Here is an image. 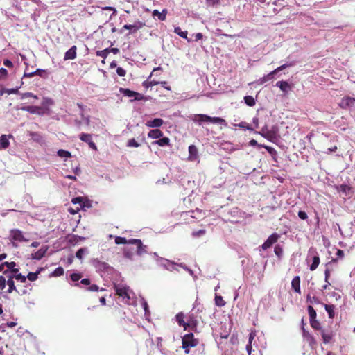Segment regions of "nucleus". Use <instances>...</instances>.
Returning <instances> with one entry per match:
<instances>
[{
  "instance_id": "nucleus-1",
  "label": "nucleus",
  "mask_w": 355,
  "mask_h": 355,
  "mask_svg": "<svg viewBox=\"0 0 355 355\" xmlns=\"http://www.w3.org/2000/svg\"><path fill=\"white\" fill-rule=\"evenodd\" d=\"M192 121L197 123L199 125H202L203 123H211L215 124L227 125L225 119L220 117H211L206 114H195L191 118Z\"/></svg>"
},
{
  "instance_id": "nucleus-2",
  "label": "nucleus",
  "mask_w": 355,
  "mask_h": 355,
  "mask_svg": "<svg viewBox=\"0 0 355 355\" xmlns=\"http://www.w3.org/2000/svg\"><path fill=\"white\" fill-rule=\"evenodd\" d=\"M310 324L311 327L315 330H320L321 331V336L323 340V342L325 344L329 343L334 335L335 334L334 331L331 329H322V326L318 320H313L310 321Z\"/></svg>"
},
{
  "instance_id": "nucleus-3",
  "label": "nucleus",
  "mask_w": 355,
  "mask_h": 355,
  "mask_svg": "<svg viewBox=\"0 0 355 355\" xmlns=\"http://www.w3.org/2000/svg\"><path fill=\"white\" fill-rule=\"evenodd\" d=\"M182 343L184 352L188 354L189 352V348L196 346L198 340L194 338L193 333H188L182 337Z\"/></svg>"
},
{
  "instance_id": "nucleus-4",
  "label": "nucleus",
  "mask_w": 355,
  "mask_h": 355,
  "mask_svg": "<svg viewBox=\"0 0 355 355\" xmlns=\"http://www.w3.org/2000/svg\"><path fill=\"white\" fill-rule=\"evenodd\" d=\"M114 288L116 293L123 298V302L126 304H131L130 297L128 293L129 288L119 284H114Z\"/></svg>"
},
{
  "instance_id": "nucleus-5",
  "label": "nucleus",
  "mask_w": 355,
  "mask_h": 355,
  "mask_svg": "<svg viewBox=\"0 0 355 355\" xmlns=\"http://www.w3.org/2000/svg\"><path fill=\"white\" fill-rule=\"evenodd\" d=\"M10 239L15 242H28L30 240L28 234L22 232L19 230H12L10 234Z\"/></svg>"
},
{
  "instance_id": "nucleus-6",
  "label": "nucleus",
  "mask_w": 355,
  "mask_h": 355,
  "mask_svg": "<svg viewBox=\"0 0 355 355\" xmlns=\"http://www.w3.org/2000/svg\"><path fill=\"white\" fill-rule=\"evenodd\" d=\"M306 260L309 261H312V263L310 265V270L311 271L315 270L318 268V266L320 263V257H319L318 252H316L315 248L311 247L309 250Z\"/></svg>"
},
{
  "instance_id": "nucleus-7",
  "label": "nucleus",
  "mask_w": 355,
  "mask_h": 355,
  "mask_svg": "<svg viewBox=\"0 0 355 355\" xmlns=\"http://www.w3.org/2000/svg\"><path fill=\"white\" fill-rule=\"evenodd\" d=\"M91 263L96 268L98 272L102 271L111 272L114 270L113 268L111 267L108 263L100 261L98 259H92L91 260Z\"/></svg>"
},
{
  "instance_id": "nucleus-8",
  "label": "nucleus",
  "mask_w": 355,
  "mask_h": 355,
  "mask_svg": "<svg viewBox=\"0 0 355 355\" xmlns=\"http://www.w3.org/2000/svg\"><path fill=\"white\" fill-rule=\"evenodd\" d=\"M334 188L340 193L341 196H351L354 192L353 188L350 185L346 184L335 185Z\"/></svg>"
},
{
  "instance_id": "nucleus-9",
  "label": "nucleus",
  "mask_w": 355,
  "mask_h": 355,
  "mask_svg": "<svg viewBox=\"0 0 355 355\" xmlns=\"http://www.w3.org/2000/svg\"><path fill=\"white\" fill-rule=\"evenodd\" d=\"M20 110L23 111H26L31 114H35L38 115H43L44 114V110L42 107L39 106H23L19 108Z\"/></svg>"
},
{
  "instance_id": "nucleus-10",
  "label": "nucleus",
  "mask_w": 355,
  "mask_h": 355,
  "mask_svg": "<svg viewBox=\"0 0 355 355\" xmlns=\"http://www.w3.org/2000/svg\"><path fill=\"white\" fill-rule=\"evenodd\" d=\"M196 306H194L191 310V313L188 315L187 324H189V328L191 327L192 329L196 328L198 324L197 316L195 315Z\"/></svg>"
},
{
  "instance_id": "nucleus-11",
  "label": "nucleus",
  "mask_w": 355,
  "mask_h": 355,
  "mask_svg": "<svg viewBox=\"0 0 355 355\" xmlns=\"http://www.w3.org/2000/svg\"><path fill=\"white\" fill-rule=\"evenodd\" d=\"M48 250V245H44L39 250L35 252L31 253V257L33 259L40 260L46 253Z\"/></svg>"
},
{
  "instance_id": "nucleus-12",
  "label": "nucleus",
  "mask_w": 355,
  "mask_h": 355,
  "mask_svg": "<svg viewBox=\"0 0 355 355\" xmlns=\"http://www.w3.org/2000/svg\"><path fill=\"white\" fill-rule=\"evenodd\" d=\"M116 244H142L140 239H131L128 242L123 237L116 236L115 238Z\"/></svg>"
},
{
  "instance_id": "nucleus-13",
  "label": "nucleus",
  "mask_w": 355,
  "mask_h": 355,
  "mask_svg": "<svg viewBox=\"0 0 355 355\" xmlns=\"http://www.w3.org/2000/svg\"><path fill=\"white\" fill-rule=\"evenodd\" d=\"M144 26V24L139 21H136L133 24H125L123 26V29L130 30L131 33H135L137 31L141 28Z\"/></svg>"
},
{
  "instance_id": "nucleus-14",
  "label": "nucleus",
  "mask_w": 355,
  "mask_h": 355,
  "mask_svg": "<svg viewBox=\"0 0 355 355\" xmlns=\"http://www.w3.org/2000/svg\"><path fill=\"white\" fill-rule=\"evenodd\" d=\"M154 255L157 257V261L160 266L164 268L166 270L171 269L170 266L173 265L171 264V261L170 260L159 257L156 252L154 253Z\"/></svg>"
},
{
  "instance_id": "nucleus-15",
  "label": "nucleus",
  "mask_w": 355,
  "mask_h": 355,
  "mask_svg": "<svg viewBox=\"0 0 355 355\" xmlns=\"http://www.w3.org/2000/svg\"><path fill=\"white\" fill-rule=\"evenodd\" d=\"M76 46H71L64 54V60H73L76 58Z\"/></svg>"
},
{
  "instance_id": "nucleus-16",
  "label": "nucleus",
  "mask_w": 355,
  "mask_h": 355,
  "mask_svg": "<svg viewBox=\"0 0 355 355\" xmlns=\"http://www.w3.org/2000/svg\"><path fill=\"white\" fill-rule=\"evenodd\" d=\"M184 314L182 312H180L176 314L175 319L180 327H183L184 330L189 328V324L184 320Z\"/></svg>"
},
{
  "instance_id": "nucleus-17",
  "label": "nucleus",
  "mask_w": 355,
  "mask_h": 355,
  "mask_svg": "<svg viewBox=\"0 0 355 355\" xmlns=\"http://www.w3.org/2000/svg\"><path fill=\"white\" fill-rule=\"evenodd\" d=\"M291 287L295 292L300 293V277L299 276L294 277L291 282Z\"/></svg>"
},
{
  "instance_id": "nucleus-18",
  "label": "nucleus",
  "mask_w": 355,
  "mask_h": 355,
  "mask_svg": "<svg viewBox=\"0 0 355 355\" xmlns=\"http://www.w3.org/2000/svg\"><path fill=\"white\" fill-rule=\"evenodd\" d=\"M164 121L162 119L157 118L153 120L147 121L146 125L150 128H159L162 125Z\"/></svg>"
},
{
  "instance_id": "nucleus-19",
  "label": "nucleus",
  "mask_w": 355,
  "mask_h": 355,
  "mask_svg": "<svg viewBox=\"0 0 355 355\" xmlns=\"http://www.w3.org/2000/svg\"><path fill=\"white\" fill-rule=\"evenodd\" d=\"M6 277L8 278L7 284L8 285V289L7 292L8 293H11L12 292H13L15 291L19 293V291L17 290V288L15 287V282L13 280V276L7 275Z\"/></svg>"
},
{
  "instance_id": "nucleus-20",
  "label": "nucleus",
  "mask_w": 355,
  "mask_h": 355,
  "mask_svg": "<svg viewBox=\"0 0 355 355\" xmlns=\"http://www.w3.org/2000/svg\"><path fill=\"white\" fill-rule=\"evenodd\" d=\"M322 304L324 306L326 311L328 313V316L330 319H333L335 316V306L333 304H326L324 303H322Z\"/></svg>"
},
{
  "instance_id": "nucleus-21",
  "label": "nucleus",
  "mask_w": 355,
  "mask_h": 355,
  "mask_svg": "<svg viewBox=\"0 0 355 355\" xmlns=\"http://www.w3.org/2000/svg\"><path fill=\"white\" fill-rule=\"evenodd\" d=\"M10 145V142L6 135H2L0 137V150L7 148Z\"/></svg>"
},
{
  "instance_id": "nucleus-22",
  "label": "nucleus",
  "mask_w": 355,
  "mask_h": 355,
  "mask_svg": "<svg viewBox=\"0 0 355 355\" xmlns=\"http://www.w3.org/2000/svg\"><path fill=\"white\" fill-rule=\"evenodd\" d=\"M163 135L162 132L159 129H154L149 131L148 136L152 139H159Z\"/></svg>"
},
{
  "instance_id": "nucleus-23",
  "label": "nucleus",
  "mask_w": 355,
  "mask_h": 355,
  "mask_svg": "<svg viewBox=\"0 0 355 355\" xmlns=\"http://www.w3.org/2000/svg\"><path fill=\"white\" fill-rule=\"evenodd\" d=\"M276 86L279 87L284 92H287L288 89L291 88L290 85L286 81H278L276 83Z\"/></svg>"
},
{
  "instance_id": "nucleus-24",
  "label": "nucleus",
  "mask_w": 355,
  "mask_h": 355,
  "mask_svg": "<svg viewBox=\"0 0 355 355\" xmlns=\"http://www.w3.org/2000/svg\"><path fill=\"white\" fill-rule=\"evenodd\" d=\"M275 74H276L275 71H272L270 72L268 74H267V75L264 76L263 77L261 78L260 79H259L258 83L259 84H263L264 83L273 79Z\"/></svg>"
},
{
  "instance_id": "nucleus-25",
  "label": "nucleus",
  "mask_w": 355,
  "mask_h": 355,
  "mask_svg": "<svg viewBox=\"0 0 355 355\" xmlns=\"http://www.w3.org/2000/svg\"><path fill=\"white\" fill-rule=\"evenodd\" d=\"M43 270L42 268H38V270L35 272H29L28 275L26 276V279H28V280L33 282L35 281L38 275L40 273L41 271Z\"/></svg>"
},
{
  "instance_id": "nucleus-26",
  "label": "nucleus",
  "mask_w": 355,
  "mask_h": 355,
  "mask_svg": "<svg viewBox=\"0 0 355 355\" xmlns=\"http://www.w3.org/2000/svg\"><path fill=\"white\" fill-rule=\"evenodd\" d=\"M89 253V250L87 248H80L76 253V257L82 260L83 257Z\"/></svg>"
},
{
  "instance_id": "nucleus-27",
  "label": "nucleus",
  "mask_w": 355,
  "mask_h": 355,
  "mask_svg": "<svg viewBox=\"0 0 355 355\" xmlns=\"http://www.w3.org/2000/svg\"><path fill=\"white\" fill-rule=\"evenodd\" d=\"M166 11L163 10L162 12H159L157 10H154L153 12V16L157 17L159 20L164 21L166 19Z\"/></svg>"
},
{
  "instance_id": "nucleus-28",
  "label": "nucleus",
  "mask_w": 355,
  "mask_h": 355,
  "mask_svg": "<svg viewBox=\"0 0 355 355\" xmlns=\"http://www.w3.org/2000/svg\"><path fill=\"white\" fill-rule=\"evenodd\" d=\"M3 265L6 266L7 268H8L6 270L3 271V275L7 276V275H10V271L11 270V269L13 267H15L16 263L14 262V261H12V262H7L6 261V262H3Z\"/></svg>"
},
{
  "instance_id": "nucleus-29",
  "label": "nucleus",
  "mask_w": 355,
  "mask_h": 355,
  "mask_svg": "<svg viewBox=\"0 0 355 355\" xmlns=\"http://www.w3.org/2000/svg\"><path fill=\"white\" fill-rule=\"evenodd\" d=\"M174 33L178 35L180 37L186 39L188 42L191 41V40L187 37V31H182L180 27H175L174 29Z\"/></svg>"
},
{
  "instance_id": "nucleus-30",
  "label": "nucleus",
  "mask_w": 355,
  "mask_h": 355,
  "mask_svg": "<svg viewBox=\"0 0 355 355\" xmlns=\"http://www.w3.org/2000/svg\"><path fill=\"white\" fill-rule=\"evenodd\" d=\"M123 94L128 97H134L135 99L139 100V96L140 94L139 93H137L135 92L131 91L128 89H123Z\"/></svg>"
},
{
  "instance_id": "nucleus-31",
  "label": "nucleus",
  "mask_w": 355,
  "mask_h": 355,
  "mask_svg": "<svg viewBox=\"0 0 355 355\" xmlns=\"http://www.w3.org/2000/svg\"><path fill=\"white\" fill-rule=\"evenodd\" d=\"M279 236L277 234H272L270 235L263 244H274L277 242Z\"/></svg>"
},
{
  "instance_id": "nucleus-32",
  "label": "nucleus",
  "mask_w": 355,
  "mask_h": 355,
  "mask_svg": "<svg viewBox=\"0 0 355 355\" xmlns=\"http://www.w3.org/2000/svg\"><path fill=\"white\" fill-rule=\"evenodd\" d=\"M307 309L309 315V322L315 320L317 317V313L313 307L311 305H309Z\"/></svg>"
},
{
  "instance_id": "nucleus-33",
  "label": "nucleus",
  "mask_w": 355,
  "mask_h": 355,
  "mask_svg": "<svg viewBox=\"0 0 355 355\" xmlns=\"http://www.w3.org/2000/svg\"><path fill=\"white\" fill-rule=\"evenodd\" d=\"M170 140L168 137H163L159 140L155 141L153 144H157L160 146H165L169 145Z\"/></svg>"
},
{
  "instance_id": "nucleus-34",
  "label": "nucleus",
  "mask_w": 355,
  "mask_h": 355,
  "mask_svg": "<svg viewBox=\"0 0 355 355\" xmlns=\"http://www.w3.org/2000/svg\"><path fill=\"white\" fill-rule=\"evenodd\" d=\"M57 155L60 157H63V158H69L71 157V154L70 152L67 151V150H63V149H60L59 150L58 152H57Z\"/></svg>"
},
{
  "instance_id": "nucleus-35",
  "label": "nucleus",
  "mask_w": 355,
  "mask_h": 355,
  "mask_svg": "<svg viewBox=\"0 0 355 355\" xmlns=\"http://www.w3.org/2000/svg\"><path fill=\"white\" fill-rule=\"evenodd\" d=\"M80 139L88 144L92 141V135L87 133H82L80 135Z\"/></svg>"
},
{
  "instance_id": "nucleus-36",
  "label": "nucleus",
  "mask_w": 355,
  "mask_h": 355,
  "mask_svg": "<svg viewBox=\"0 0 355 355\" xmlns=\"http://www.w3.org/2000/svg\"><path fill=\"white\" fill-rule=\"evenodd\" d=\"M324 275H325L324 280L327 283V284L324 285L322 286V289L327 290L328 288L329 285L330 284V283L329 282V278L330 277V270L329 268H326V270L324 271Z\"/></svg>"
},
{
  "instance_id": "nucleus-37",
  "label": "nucleus",
  "mask_w": 355,
  "mask_h": 355,
  "mask_svg": "<svg viewBox=\"0 0 355 355\" xmlns=\"http://www.w3.org/2000/svg\"><path fill=\"white\" fill-rule=\"evenodd\" d=\"M245 103L250 107H252L255 105V100L254 98L251 96H246L244 97Z\"/></svg>"
},
{
  "instance_id": "nucleus-38",
  "label": "nucleus",
  "mask_w": 355,
  "mask_h": 355,
  "mask_svg": "<svg viewBox=\"0 0 355 355\" xmlns=\"http://www.w3.org/2000/svg\"><path fill=\"white\" fill-rule=\"evenodd\" d=\"M64 274V269L62 267L56 268L54 271L51 273V276L60 277Z\"/></svg>"
},
{
  "instance_id": "nucleus-39",
  "label": "nucleus",
  "mask_w": 355,
  "mask_h": 355,
  "mask_svg": "<svg viewBox=\"0 0 355 355\" xmlns=\"http://www.w3.org/2000/svg\"><path fill=\"white\" fill-rule=\"evenodd\" d=\"M189 152L190 154V157L191 159H194L197 155V148L195 146L192 145L189 147Z\"/></svg>"
},
{
  "instance_id": "nucleus-40",
  "label": "nucleus",
  "mask_w": 355,
  "mask_h": 355,
  "mask_svg": "<svg viewBox=\"0 0 355 355\" xmlns=\"http://www.w3.org/2000/svg\"><path fill=\"white\" fill-rule=\"evenodd\" d=\"M306 300L308 302H309L310 304H313V303H315V304H321L322 302H321L320 301V300L318 299V297H315V296H313V297H311V295L309 294L306 297Z\"/></svg>"
},
{
  "instance_id": "nucleus-41",
  "label": "nucleus",
  "mask_w": 355,
  "mask_h": 355,
  "mask_svg": "<svg viewBox=\"0 0 355 355\" xmlns=\"http://www.w3.org/2000/svg\"><path fill=\"white\" fill-rule=\"evenodd\" d=\"M141 305H142V306L144 308V310L145 311V315L146 316L150 315L149 307H148L147 302L145 300L144 298H141Z\"/></svg>"
},
{
  "instance_id": "nucleus-42",
  "label": "nucleus",
  "mask_w": 355,
  "mask_h": 355,
  "mask_svg": "<svg viewBox=\"0 0 355 355\" xmlns=\"http://www.w3.org/2000/svg\"><path fill=\"white\" fill-rule=\"evenodd\" d=\"M11 276H13V279L15 278L17 281H19L21 283H25L26 281V277L21 273L11 275Z\"/></svg>"
},
{
  "instance_id": "nucleus-43",
  "label": "nucleus",
  "mask_w": 355,
  "mask_h": 355,
  "mask_svg": "<svg viewBox=\"0 0 355 355\" xmlns=\"http://www.w3.org/2000/svg\"><path fill=\"white\" fill-rule=\"evenodd\" d=\"M220 0H205L206 6L208 7H214L220 4Z\"/></svg>"
},
{
  "instance_id": "nucleus-44",
  "label": "nucleus",
  "mask_w": 355,
  "mask_h": 355,
  "mask_svg": "<svg viewBox=\"0 0 355 355\" xmlns=\"http://www.w3.org/2000/svg\"><path fill=\"white\" fill-rule=\"evenodd\" d=\"M293 65V62L286 63V64H284L281 65L280 67H277V69H275L273 71H275V73H277L285 69L286 68L291 67Z\"/></svg>"
},
{
  "instance_id": "nucleus-45",
  "label": "nucleus",
  "mask_w": 355,
  "mask_h": 355,
  "mask_svg": "<svg viewBox=\"0 0 355 355\" xmlns=\"http://www.w3.org/2000/svg\"><path fill=\"white\" fill-rule=\"evenodd\" d=\"M110 52V49H105L104 50H102V51H98L96 52V55L99 57H101V58H106L108 53Z\"/></svg>"
},
{
  "instance_id": "nucleus-46",
  "label": "nucleus",
  "mask_w": 355,
  "mask_h": 355,
  "mask_svg": "<svg viewBox=\"0 0 355 355\" xmlns=\"http://www.w3.org/2000/svg\"><path fill=\"white\" fill-rule=\"evenodd\" d=\"M147 245H137V254L139 256H142L144 253H146Z\"/></svg>"
},
{
  "instance_id": "nucleus-47",
  "label": "nucleus",
  "mask_w": 355,
  "mask_h": 355,
  "mask_svg": "<svg viewBox=\"0 0 355 355\" xmlns=\"http://www.w3.org/2000/svg\"><path fill=\"white\" fill-rule=\"evenodd\" d=\"M72 202L73 204H80V205L83 207H85V200L81 197H77L72 199Z\"/></svg>"
},
{
  "instance_id": "nucleus-48",
  "label": "nucleus",
  "mask_w": 355,
  "mask_h": 355,
  "mask_svg": "<svg viewBox=\"0 0 355 355\" xmlns=\"http://www.w3.org/2000/svg\"><path fill=\"white\" fill-rule=\"evenodd\" d=\"M216 304L218 306H223L225 304V302L223 300L221 296L216 295L215 297Z\"/></svg>"
},
{
  "instance_id": "nucleus-49",
  "label": "nucleus",
  "mask_w": 355,
  "mask_h": 355,
  "mask_svg": "<svg viewBox=\"0 0 355 355\" xmlns=\"http://www.w3.org/2000/svg\"><path fill=\"white\" fill-rule=\"evenodd\" d=\"M274 252H275V254L278 257L279 259H280L282 257V256L283 254V250L280 245H275Z\"/></svg>"
},
{
  "instance_id": "nucleus-50",
  "label": "nucleus",
  "mask_w": 355,
  "mask_h": 355,
  "mask_svg": "<svg viewBox=\"0 0 355 355\" xmlns=\"http://www.w3.org/2000/svg\"><path fill=\"white\" fill-rule=\"evenodd\" d=\"M81 277L82 275L80 273L73 272L70 275V278L73 282H78Z\"/></svg>"
},
{
  "instance_id": "nucleus-51",
  "label": "nucleus",
  "mask_w": 355,
  "mask_h": 355,
  "mask_svg": "<svg viewBox=\"0 0 355 355\" xmlns=\"http://www.w3.org/2000/svg\"><path fill=\"white\" fill-rule=\"evenodd\" d=\"M123 254H124L125 257L131 259L132 256H133V254H134V252L132 250H129V249L124 248V250H123Z\"/></svg>"
},
{
  "instance_id": "nucleus-52",
  "label": "nucleus",
  "mask_w": 355,
  "mask_h": 355,
  "mask_svg": "<svg viewBox=\"0 0 355 355\" xmlns=\"http://www.w3.org/2000/svg\"><path fill=\"white\" fill-rule=\"evenodd\" d=\"M28 97H32V98H33L35 99H37L38 98L37 96L34 95L31 92H26V93L21 94V99H25V98H26Z\"/></svg>"
},
{
  "instance_id": "nucleus-53",
  "label": "nucleus",
  "mask_w": 355,
  "mask_h": 355,
  "mask_svg": "<svg viewBox=\"0 0 355 355\" xmlns=\"http://www.w3.org/2000/svg\"><path fill=\"white\" fill-rule=\"evenodd\" d=\"M6 277L3 275H0V290H3L6 288Z\"/></svg>"
},
{
  "instance_id": "nucleus-54",
  "label": "nucleus",
  "mask_w": 355,
  "mask_h": 355,
  "mask_svg": "<svg viewBox=\"0 0 355 355\" xmlns=\"http://www.w3.org/2000/svg\"><path fill=\"white\" fill-rule=\"evenodd\" d=\"M266 149V150L272 155V156H275L277 154V151L276 150L272 148V147H270V146H263Z\"/></svg>"
},
{
  "instance_id": "nucleus-55",
  "label": "nucleus",
  "mask_w": 355,
  "mask_h": 355,
  "mask_svg": "<svg viewBox=\"0 0 355 355\" xmlns=\"http://www.w3.org/2000/svg\"><path fill=\"white\" fill-rule=\"evenodd\" d=\"M128 146L129 147H139V144L136 141L135 139H131L128 142Z\"/></svg>"
},
{
  "instance_id": "nucleus-56",
  "label": "nucleus",
  "mask_w": 355,
  "mask_h": 355,
  "mask_svg": "<svg viewBox=\"0 0 355 355\" xmlns=\"http://www.w3.org/2000/svg\"><path fill=\"white\" fill-rule=\"evenodd\" d=\"M8 76V71L4 68L0 69V78L5 79Z\"/></svg>"
},
{
  "instance_id": "nucleus-57",
  "label": "nucleus",
  "mask_w": 355,
  "mask_h": 355,
  "mask_svg": "<svg viewBox=\"0 0 355 355\" xmlns=\"http://www.w3.org/2000/svg\"><path fill=\"white\" fill-rule=\"evenodd\" d=\"M35 71V75L40 76L41 77H45L46 76V71L44 69H37Z\"/></svg>"
},
{
  "instance_id": "nucleus-58",
  "label": "nucleus",
  "mask_w": 355,
  "mask_h": 355,
  "mask_svg": "<svg viewBox=\"0 0 355 355\" xmlns=\"http://www.w3.org/2000/svg\"><path fill=\"white\" fill-rule=\"evenodd\" d=\"M116 73L117 74L121 76V77H123L125 76L126 74V71L125 69H123L122 67H118L116 69Z\"/></svg>"
},
{
  "instance_id": "nucleus-59",
  "label": "nucleus",
  "mask_w": 355,
  "mask_h": 355,
  "mask_svg": "<svg viewBox=\"0 0 355 355\" xmlns=\"http://www.w3.org/2000/svg\"><path fill=\"white\" fill-rule=\"evenodd\" d=\"M298 216L302 220H306L308 218L306 213L304 211H300L298 212Z\"/></svg>"
},
{
  "instance_id": "nucleus-60",
  "label": "nucleus",
  "mask_w": 355,
  "mask_h": 355,
  "mask_svg": "<svg viewBox=\"0 0 355 355\" xmlns=\"http://www.w3.org/2000/svg\"><path fill=\"white\" fill-rule=\"evenodd\" d=\"M81 116H82V119H83V123L86 125H89V123H90L89 116H85L83 113H81Z\"/></svg>"
},
{
  "instance_id": "nucleus-61",
  "label": "nucleus",
  "mask_w": 355,
  "mask_h": 355,
  "mask_svg": "<svg viewBox=\"0 0 355 355\" xmlns=\"http://www.w3.org/2000/svg\"><path fill=\"white\" fill-rule=\"evenodd\" d=\"M87 290L90 291H98L99 287L96 284H92L88 287Z\"/></svg>"
},
{
  "instance_id": "nucleus-62",
  "label": "nucleus",
  "mask_w": 355,
  "mask_h": 355,
  "mask_svg": "<svg viewBox=\"0 0 355 355\" xmlns=\"http://www.w3.org/2000/svg\"><path fill=\"white\" fill-rule=\"evenodd\" d=\"M171 264L173 266H170V268L171 269H168V270L169 271H173V270H177L178 271V263H175V262H173V261H171Z\"/></svg>"
},
{
  "instance_id": "nucleus-63",
  "label": "nucleus",
  "mask_w": 355,
  "mask_h": 355,
  "mask_svg": "<svg viewBox=\"0 0 355 355\" xmlns=\"http://www.w3.org/2000/svg\"><path fill=\"white\" fill-rule=\"evenodd\" d=\"M159 83V82H157V81H155V80H152V81H150V82H144V85L146 87H149V86H154V85H156Z\"/></svg>"
},
{
  "instance_id": "nucleus-64",
  "label": "nucleus",
  "mask_w": 355,
  "mask_h": 355,
  "mask_svg": "<svg viewBox=\"0 0 355 355\" xmlns=\"http://www.w3.org/2000/svg\"><path fill=\"white\" fill-rule=\"evenodd\" d=\"M193 35L194 36L195 41H198V40H202L203 38V35L201 33H196V34H194Z\"/></svg>"
}]
</instances>
